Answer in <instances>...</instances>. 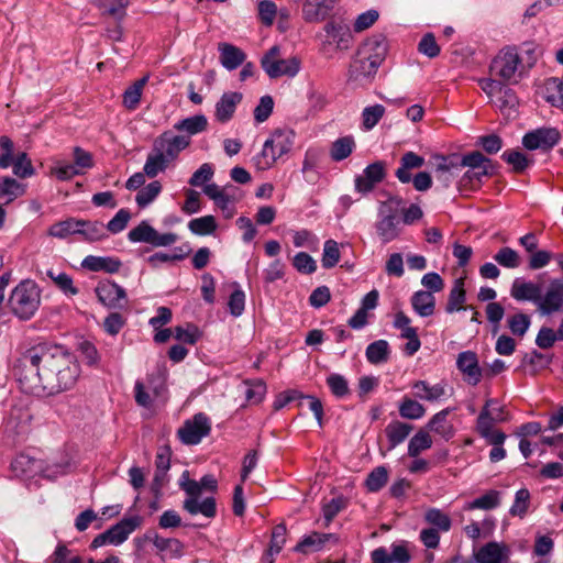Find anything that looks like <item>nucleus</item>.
<instances>
[{"instance_id":"nucleus-1","label":"nucleus","mask_w":563,"mask_h":563,"mask_svg":"<svg viewBox=\"0 0 563 563\" xmlns=\"http://www.w3.org/2000/svg\"><path fill=\"white\" fill-rule=\"evenodd\" d=\"M79 372V365L70 353L60 346L47 344L27 349L13 366L21 389L37 396L71 388Z\"/></svg>"},{"instance_id":"nucleus-2","label":"nucleus","mask_w":563,"mask_h":563,"mask_svg":"<svg viewBox=\"0 0 563 563\" xmlns=\"http://www.w3.org/2000/svg\"><path fill=\"white\" fill-rule=\"evenodd\" d=\"M190 143L191 140L188 136H180L170 130L159 134L154 140L152 151L144 164L143 169L146 176L153 178L164 172Z\"/></svg>"},{"instance_id":"nucleus-3","label":"nucleus","mask_w":563,"mask_h":563,"mask_svg":"<svg viewBox=\"0 0 563 563\" xmlns=\"http://www.w3.org/2000/svg\"><path fill=\"white\" fill-rule=\"evenodd\" d=\"M525 52L528 55L526 62L520 56L516 46H507L500 49L492 62V73L504 81L510 84L518 82L537 62L534 49L527 48Z\"/></svg>"},{"instance_id":"nucleus-4","label":"nucleus","mask_w":563,"mask_h":563,"mask_svg":"<svg viewBox=\"0 0 563 563\" xmlns=\"http://www.w3.org/2000/svg\"><path fill=\"white\" fill-rule=\"evenodd\" d=\"M41 305V289L35 282L24 279L11 291L8 300L10 311L20 320H30Z\"/></svg>"},{"instance_id":"nucleus-5","label":"nucleus","mask_w":563,"mask_h":563,"mask_svg":"<svg viewBox=\"0 0 563 563\" xmlns=\"http://www.w3.org/2000/svg\"><path fill=\"white\" fill-rule=\"evenodd\" d=\"M295 133L289 129H276L265 141L261 153L255 157V165L261 170L271 168L278 158L290 152Z\"/></svg>"},{"instance_id":"nucleus-6","label":"nucleus","mask_w":563,"mask_h":563,"mask_svg":"<svg viewBox=\"0 0 563 563\" xmlns=\"http://www.w3.org/2000/svg\"><path fill=\"white\" fill-rule=\"evenodd\" d=\"M401 203L402 199L400 197L393 196L380 202L378 207V221L375 229L383 243H389L400 235L401 228L397 209Z\"/></svg>"},{"instance_id":"nucleus-7","label":"nucleus","mask_w":563,"mask_h":563,"mask_svg":"<svg viewBox=\"0 0 563 563\" xmlns=\"http://www.w3.org/2000/svg\"><path fill=\"white\" fill-rule=\"evenodd\" d=\"M479 85L482 90L490 99V102L497 107L504 115L511 117L516 114L519 100L514 89L496 79H481Z\"/></svg>"},{"instance_id":"nucleus-8","label":"nucleus","mask_w":563,"mask_h":563,"mask_svg":"<svg viewBox=\"0 0 563 563\" xmlns=\"http://www.w3.org/2000/svg\"><path fill=\"white\" fill-rule=\"evenodd\" d=\"M135 402L151 409L158 401L165 404L167 400V386L164 376L150 375L146 382L136 380L134 385Z\"/></svg>"},{"instance_id":"nucleus-9","label":"nucleus","mask_w":563,"mask_h":563,"mask_svg":"<svg viewBox=\"0 0 563 563\" xmlns=\"http://www.w3.org/2000/svg\"><path fill=\"white\" fill-rule=\"evenodd\" d=\"M142 525L139 516L122 519L104 532L98 534L91 542V548L97 549L106 544L119 545L123 543L129 536Z\"/></svg>"},{"instance_id":"nucleus-10","label":"nucleus","mask_w":563,"mask_h":563,"mask_svg":"<svg viewBox=\"0 0 563 563\" xmlns=\"http://www.w3.org/2000/svg\"><path fill=\"white\" fill-rule=\"evenodd\" d=\"M261 65L271 78L282 76L294 77L300 69V62L298 58H279V47L276 45L271 47V49L262 57Z\"/></svg>"},{"instance_id":"nucleus-11","label":"nucleus","mask_w":563,"mask_h":563,"mask_svg":"<svg viewBox=\"0 0 563 563\" xmlns=\"http://www.w3.org/2000/svg\"><path fill=\"white\" fill-rule=\"evenodd\" d=\"M211 431L210 419L202 412L196 413L191 419L184 422L177 434L180 441L187 445H196L209 435Z\"/></svg>"},{"instance_id":"nucleus-12","label":"nucleus","mask_w":563,"mask_h":563,"mask_svg":"<svg viewBox=\"0 0 563 563\" xmlns=\"http://www.w3.org/2000/svg\"><path fill=\"white\" fill-rule=\"evenodd\" d=\"M324 41L322 42L321 51L328 53L332 45L339 51H346L352 43V33L350 26L342 21H329L324 25Z\"/></svg>"},{"instance_id":"nucleus-13","label":"nucleus","mask_w":563,"mask_h":563,"mask_svg":"<svg viewBox=\"0 0 563 563\" xmlns=\"http://www.w3.org/2000/svg\"><path fill=\"white\" fill-rule=\"evenodd\" d=\"M561 140V134L555 128H541L528 132L523 139L522 144L527 150H551Z\"/></svg>"},{"instance_id":"nucleus-14","label":"nucleus","mask_w":563,"mask_h":563,"mask_svg":"<svg viewBox=\"0 0 563 563\" xmlns=\"http://www.w3.org/2000/svg\"><path fill=\"white\" fill-rule=\"evenodd\" d=\"M456 367L462 373L463 379L472 386H476L483 378V369L479 366L477 354L473 351H464L457 355Z\"/></svg>"},{"instance_id":"nucleus-15","label":"nucleus","mask_w":563,"mask_h":563,"mask_svg":"<svg viewBox=\"0 0 563 563\" xmlns=\"http://www.w3.org/2000/svg\"><path fill=\"white\" fill-rule=\"evenodd\" d=\"M386 176L385 163L384 162H375L369 164L364 170L362 175L356 176L355 178V190L360 194H368L371 192L377 184L382 183Z\"/></svg>"},{"instance_id":"nucleus-16","label":"nucleus","mask_w":563,"mask_h":563,"mask_svg":"<svg viewBox=\"0 0 563 563\" xmlns=\"http://www.w3.org/2000/svg\"><path fill=\"white\" fill-rule=\"evenodd\" d=\"M563 308V282L553 279L544 296H540L538 310L545 316L560 311Z\"/></svg>"},{"instance_id":"nucleus-17","label":"nucleus","mask_w":563,"mask_h":563,"mask_svg":"<svg viewBox=\"0 0 563 563\" xmlns=\"http://www.w3.org/2000/svg\"><path fill=\"white\" fill-rule=\"evenodd\" d=\"M378 67L379 66L369 59H364V57H362L361 53L357 51L356 56L352 60L349 68L347 81L353 82L356 86H363L374 77Z\"/></svg>"},{"instance_id":"nucleus-18","label":"nucleus","mask_w":563,"mask_h":563,"mask_svg":"<svg viewBox=\"0 0 563 563\" xmlns=\"http://www.w3.org/2000/svg\"><path fill=\"white\" fill-rule=\"evenodd\" d=\"M357 51L364 59L367 58L377 66H380L388 52L386 36L382 33L374 34L368 37Z\"/></svg>"},{"instance_id":"nucleus-19","label":"nucleus","mask_w":563,"mask_h":563,"mask_svg":"<svg viewBox=\"0 0 563 563\" xmlns=\"http://www.w3.org/2000/svg\"><path fill=\"white\" fill-rule=\"evenodd\" d=\"M232 190V186L221 188L217 184H208L203 187V192L213 200L221 210L227 211V218H231L233 216V211L230 209V206L238 200V198L231 192Z\"/></svg>"},{"instance_id":"nucleus-20","label":"nucleus","mask_w":563,"mask_h":563,"mask_svg":"<svg viewBox=\"0 0 563 563\" xmlns=\"http://www.w3.org/2000/svg\"><path fill=\"white\" fill-rule=\"evenodd\" d=\"M96 294L99 301L109 308L121 307L126 297L125 290L114 282L100 283L96 287Z\"/></svg>"},{"instance_id":"nucleus-21","label":"nucleus","mask_w":563,"mask_h":563,"mask_svg":"<svg viewBox=\"0 0 563 563\" xmlns=\"http://www.w3.org/2000/svg\"><path fill=\"white\" fill-rule=\"evenodd\" d=\"M242 99L243 95L241 92H224L216 103V120L220 123L230 121L233 118L235 109Z\"/></svg>"},{"instance_id":"nucleus-22","label":"nucleus","mask_w":563,"mask_h":563,"mask_svg":"<svg viewBox=\"0 0 563 563\" xmlns=\"http://www.w3.org/2000/svg\"><path fill=\"white\" fill-rule=\"evenodd\" d=\"M508 547L498 542H488L483 545L476 553L477 563H505L508 559Z\"/></svg>"},{"instance_id":"nucleus-23","label":"nucleus","mask_w":563,"mask_h":563,"mask_svg":"<svg viewBox=\"0 0 563 563\" xmlns=\"http://www.w3.org/2000/svg\"><path fill=\"white\" fill-rule=\"evenodd\" d=\"M435 177L443 188H448L459 175L457 163L454 156H439L437 157Z\"/></svg>"},{"instance_id":"nucleus-24","label":"nucleus","mask_w":563,"mask_h":563,"mask_svg":"<svg viewBox=\"0 0 563 563\" xmlns=\"http://www.w3.org/2000/svg\"><path fill=\"white\" fill-rule=\"evenodd\" d=\"M81 266L90 272H106L114 274L119 272L122 263L119 258L112 256L88 255L84 258Z\"/></svg>"},{"instance_id":"nucleus-25","label":"nucleus","mask_w":563,"mask_h":563,"mask_svg":"<svg viewBox=\"0 0 563 563\" xmlns=\"http://www.w3.org/2000/svg\"><path fill=\"white\" fill-rule=\"evenodd\" d=\"M510 294L518 301H532L538 305L541 287L532 282H523L517 278L512 283Z\"/></svg>"},{"instance_id":"nucleus-26","label":"nucleus","mask_w":563,"mask_h":563,"mask_svg":"<svg viewBox=\"0 0 563 563\" xmlns=\"http://www.w3.org/2000/svg\"><path fill=\"white\" fill-rule=\"evenodd\" d=\"M143 540L153 542L158 553L168 552L172 558H179L183 553V545L179 540L173 538H163L155 531H147L144 534Z\"/></svg>"},{"instance_id":"nucleus-27","label":"nucleus","mask_w":563,"mask_h":563,"mask_svg":"<svg viewBox=\"0 0 563 563\" xmlns=\"http://www.w3.org/2000/svg\"><path fill=\"white\" fill-rule=\"evenodd\" d=\"M487 409L482 410L476 423L477 432L493 446L503 445L506 434L499 430H493Z\"/></svg>"},{"instance_id":"nucleus-28","label":"nucleus","mask_w":563,"mask_h":563,"mask_svg":"<svg viewBox=\"0 0 563 563\" xmlns=\"http://www.w3.org/2000/svg\"><path fill=\"white\" fill-rule=\"evenodd\" d=\"M218 49L220 52V62L228 70L236 69L243 65L246 58L245 53L241 48L229 43H220Z\"/></svg>"},{"instance_id":"nucleus-29","label":"nucleus","mask_w":563,"mask_h":563,"mask_svg":"<svg viewBox=\"0 0 563 563\" xmlns=\"http://www.w3.org/2000/svg\"><path fill=\"white\" fill-rule=\"evenodd\" d=\"M155 475L152 488L157 494L166 482V474L170 466V450L167 446L161 448L155 460Z\"/></svg>"},{"instance_id":"nucleus-30","label":"nucleus","mask_w":563,"mask_h":563,"mask_svg":"<svg viewBox=\"0 0 563 563\" xmlns=\"http://www.w3.org/2000/svg\"><path fill=\"white\" fill-rule=\"evenodd\" d=\"M208 128V120L203 114H196L183 120H179L174 124V130L179 133L180 136H188L189 139L192 135L202 133Z\"/></svg>"},{"instance_id":"nucleus-31","label":"nucleus","mask_w":563,"mask_h":563,"mask_svg":"<svg viewBox=\"0 0 563 563\" xmlns=\"http://www.w3.org/2000/svg\"><path fill=\"white\" fill-rule=\"evenodd\" d=\"M424 164V158L415 152H407L401 156L400 166L396 170V177L402 184L411 181V169L420 168Z\"/></svg>"},{"instance_id":"nucleus-32","label":"nucleus","mask_w":563,"mask_h":563,"mask_svg":"<svg viewBox=\"0 0 563 563\" xmlns=\"http://www.w3.org/2000/svg\"><path fill=\"white\" fill-rule=\"evenodd\" d=\"M411 306L420 317H430L435 310V298L431 291L419 290L411 297Z\"/></svg>"},{"instance_id":"nucleus-33","label":"nucleus","mask_w":563,"mask_h":563,"mask_svg":"<svg viewBox=\"0 0 563 563\" xmlns=\"http://www.w3.org/2000/svg\"><path fill=\"white\" fill-rule=\"evenodd\" d=\"M500 492L490 489L484 495L475 498L472 501L466 503L463 506L464 511H472L475 509L492 510L500 505Z\"/></svg>"},{"instance_id":"nucleus-34","label":"nucleus","mask_w":563,"mask_h":563,"mask_svg":"<svg viewBox=\"0 0 563 563\" xmlns=\"http://www.w3.org/2000/svg\"><path fill=\"white\" fill-rule=\"evenodd\" d=\"M331 533L312 532L302 538V540L295 547V551L300 553L316 552L323 548L325 542L333 539Z\"/></svg>"},{"instance_id":"nucleus-35","label":"nucleus","mask_w":563,"mask_h":563,"mask_svg":"<svg viewBox=\"0 0 563 563\" xmlns=\"http://www.w3.org/2000/svg\"><path fill=\"white\" fill-rule=\"evenodd\" d=\"M413 427L401 421H391L385 429L386 437L389 442V450L402 443L410 434Z\"/></svg>"},{"instance_id":"nucleus-36","label":"nucleus","mask_w":563,"mask_h":563,"mask_svg":"<svg viewBox=\"0 0 563 563\" xmlns=\"http://www.w3.org/2000/svg\"><path fill=\"white\" fill-rule=\"evenodd\" d=\"M449 409L441 410L435 413L428 423V428L441 435L444 440H450L454 435V428L452 423L448 421Z\"/></svg>"},{"instance_id":"nucleus-37","label":"nucleus","mask_w":563,"mask_h":563,"mask_svg":"<svg viewBox=\"0 0 563 563\" xmlns=\"http://www.w3.org/2000/svg\"><path fill=\"white\" fill-rule=\"evenodd\" d=\"M365 355L373 365L386 363L390 355L389 343L386 340H377L366 347Z\"/></svg>"},{"instance_id":"nucleus-38","label":"nucleus","mask_w":563,"mask_h":563,"mask_svg":"<svg viewBox=\"0 0 563 563\" xmlns=\"http://www.w3.org/2000/svg\"><path fill=\"white\" fill-rule=\"evenodd\" d=\"M80 229L78 234L82 241L97 242L107 238L106 229L102 222L79 220Z\"/></svg>"},{"instance_id":"nucleus-39","label":"nucleus","mask_w":563,"mask_h":563,"mask_svg":"<svg viewBox=\"0 0 563 563\" xmlns=\"http://www.w3.org/2000/svg\"><path fill=\"white\" fill-rule=\"evenodd\" d=\"M335 0H312L306 4V15L309 21H321L334 8Z\"/></svg>"},{"instance_id":"nucleus-40","label":"nucleus","mask_w":563,"mask_h":563,"mask_svg":"<svg viewBox=\"0 0 563 563\" xmlns=\"http://www.w3.org/2000/svg\"><path fill=\"white\" fill-rule=\"evenodd\" d=\"M184 509L190 515L202 514L207 518H213L217 512L216 500L212 497L206 498L202 503H198L195 498H187L184 501Z\"/></svg>"},{"instance_id":"nucleus-41","label":"nucleus","mask_w":563,"mask_h":563,"mask_svg":"<svg viewBox=\"0 0 563 563\" xmlns=\"http://www.w3.org/2000/svg\"><path fill=\"white\" fill-rule=\"evenodd\" d=\"M493 174V166H486L482 169H470L460 179V190L477 189L482 184V178Z\"/></svg>"},{"instance_id":"nucleus-42","label":"nucleus","mask_w":563,"mask_h":563,"mask_svg":"<svg viewBox=\"0 0 563 563\" xmlns=\"http://www.w3.org/2000/svg\"><path fill=\"white\" fill-rule=\"evenodd\" d=\"M415 396L422 400L434 401L440 399L445 394V389L442 385L437 384L429 386L424 380H418L413 384Z\"/></svg>"},{"instance_id":"nucleus-43","label":"nucleus","mask_w":563,"mask_h":563,"mask_svg":"<svg viewBox=\"0 0 563 563\" xmlns=\"http://www.w3.org/2000/svg\"><path fill=\"white\" fill-rule=\"evenodd\" d=\"M148 80V76H144L141 79L136 80L133 85H131L123 93V106L128 110H134L137 108L143 88Z\"/></svg>"},{"instance_id":"nucleus-44","label":"nucleus","mask_w":563,"mask_h":563,"mask_svg":"<svg viewBox=\"0 0 563 563\" xmlns=\"http://www.w3.org/2000/svg\"><path fill=\"white\" fill-rule=\"evenodd\" d=\"M457 167L461 170L463 167H470L471 169H482L486 166H493L489 158L485 157L481 152L475 151L463 157L453 155Z\"/></svg>"},{"instance_id":"nucleus-45","label":"nucleus","mask_w":563,"mask_h":563,"mask_svg":"<svg viewBox=\"0 0 563 563\" xmlns=\"http://www.w3.org/2000/svg\"><path fill=\"white\" fill-rule=\"evenodd\" d=\"M80 222L77 219L69 218L51 225L48 234L54 238L65 239L69 235L78 234Z\"/></svg>"},{"instance_id":"nucleus-46","label":"nucleus","mask_w":563,"mask_h":563,"mask_svg":"<svg viewBox=\"0 0 563 563\" xmlns=\"http://www.w3.org/2000/svg\"><path fill=\"white\" fill-rule=\"evenodd\" d=\"M464 302H465L464 283H463V279L460 278V279L455 280L454 286L449 294L445 311L448 313H452L454 311H460L464 308L463 307Z\"/></svg>"},{"instance_id":"nucleus-47","label":"nucleus","mask_w":563,"mask_h":563,"mask_svg":"<svg viewBox=\"0 0 563 563\" xmlns=\"http://www.w3.org/2000/svg\"><path fill=\"white\" fill-rule=\"evenodd\" d=\"M354 147L355 142L352 136L340 137L332 144L331 158L334 162H341L352 154Z\"/></svg>"},{"instance_id":"nucleus-48","label":"nucleus","mask_w":563,"mask_h":563,"mask_svg":"<svg viewBox=\"0 0 563 563\" xmlns=\"http://www.w3.org/2000/svg\"><path fill=\"white\" fill-rule=\"evenodd\" d=\"M432 446V439L427 431H418L408 443V455L418 457L419 454Z\"/></svg>"},{"instance_id":"nucleus-49","label":"nucleus","mask_w":563,"mask_h":563,"mask_svg":"<svg viewBox=\"0 0 563 563\" xmlns=\"http://www.w3.org/2000/svg\"><path fill=\"white\" fill-rule=\"evenodd\" d=\"M424 520L435 527L437 530L449 531L452 522L448 514L438 508H429L424 512Z\"/></svg>"},{"instance_id":"nucleus-50","label":"nucleus","mask_w":563,"mask_h":563,"mask_svg":"<svg viewBox=\"0 0 563 563\" xmlns=\"http://www.w3.org/2000/svg\"><path fill=\"white\" fill-rule=\"evenodd\" d=\"M188 228L196 235H208L216 231L217 222L213 216H205L190 220Z\"/></svg>"},{"instance_id":"nucleus-51","label":"nucleus","mask_w":563,"mask_h":563,"mask_svg":"<svg viewBox=\"0 0 563 563\" xmlns=\"http://www.w3.org/2000/svg\"><path fill=\"white\" fill-rule=\"evenodd\" d=\"M547 101L554 107H563V80L549 78L545 82Z\"/></svg>"},{"instance_id":"nucleus-52","label":"nucleus","mask_w":563,"mask_h":563,"mask_svg":"<svg viewBox=\"0 0 563 563\" xmlns=\"http://www.w3.org/2000/svg\"><path fill=\"white\" fill-rule=\"evenodd\" d=\"M388 481V471L385 466L375 467L365 481V486L368 492L376 493L380 490Z\"/></svg>"},{"instance_id":"nucleus-53","label":"nucleus","mask_w":563,"mask_h":563,"mask_svg":"<svg viewBox=\"0 0 563 563\" xmlns=\"http://www.w3.org/2000/svg\"><path fill=\"white\" fill-rule=\"evenodd\" d=\"M162 191V185L158 180H154L143 187L136 195L135 201L140 208L147 207Z\"/></svg>"},{"instance_id":"nucleus-54","label":"nucleus","mask_w":563,"mask_h":563,"mask_svg":"<svg viewBox=\"0 0 563 563\" xmlns=\"http://www.w3.org/2000/svg\"><path fill=\"white\" fill-rule=\"evenodd\" d=\"M424 413V407L411 398L405 397L399 405V415L402 418L416 420L422 418Z\"/></svg>"},{"instance_id":"nucleus-55","label":"nucleus","mask_w":563,"mask_h":563,"mask_svg":"<svg viewBox=\"0 0 563 563\" xmlns=\"http://www.w3.org/2000/svg\"><path fill=\"white\" fill-rule=\"evenodd\" d=\"M13 167V174L20 178H27L35 174V169L32 165V162L26 153H19L15 157H13V163L11 164Z\"/></svg>"},{"instance_id":"nucleus-56","label":"nucleus","mask_w":563,"mask_h":563,"mask_svg":"<svg viewBox=\"0 0 563 563\" xmlns=\"http://www.w3.org/2000/svg\"><path fill=\"white\" fill-rule=\"evenodd\" d=\"M385 107L382 104H374L364 108L362 112V126L364 130H372L384 117Z\"/></svg>"},{"instance_id":"nucleus-57","label":"nucleus","mask_w":563,"mask_h":563,"mask_svg":"<svg viewBox=\"0 0 563 563\" xmlns=\"http://www.w3.org/2000/svg\"><path fill=\"white\" fill-rule=\"evenodd\" d=\"M530 506V493L527 488L519 489L515 495V500L509 509V514L514 517L523 518Z\"/></svg>"},{"instance_id":"nucleus-58","label":"nucleus","mask_w":563,"mask_h":563,"mask_svg":"<svg viewBox=\"0 0 563 563\" xmlns=\"http://www.w3.org/2000/svg\"><path fill=\"white\" fill-rule=\"evenodd\" d=\"M155 229L152 225H150L146 221H142L139 225H136L129 232L128 239L133 243L143 242L152 244Z\"/></svg>"},{"instance_id":"nucleus-59","label":"nucleus","mask_w":563,"mask_h":563,"mask_svg":"<svg viewBox=\"0 0 563 563\" xmlns=\"http://www.w3.org/2000/svg\"><path fill=\"white\" fill-rule=\"evenodd\" d=\"M494 260L503 267L517 268L520 266L521 260L517 251L511 247H501L495 255Z\"/></svg>"},{"instance_id":"nucleus-60","label":"nucleus","mask_w":563,"mask_h":563,"mask_svg":"<svg viewBox=\"0 0 563 563\" xmlns=\"http://www.w3.org/2000/svg\"><path fill=\"white\" fill-rule=\"evenodd\" d=\"M201 333L197 325L187 324L186 327H175L174 338L183 343L194 345L200 339Z\"/></svg>"},{"instance_id":"nucleus-61","label":"nucleus","mask_w":563,"mask_h":563,"mask_svg":"<svg viewBox=\"0 0 563 563\" xmlns=\"http://www.w3.org/2000/svg\"><path fill=\"white\" fill-rule=\"evenodd\" d=\"M82 174L74 164L57 161L55 166L51 168V175L60 181L70 180L73 177Z\"/></svg>"},{"instance_id":"nucleus-62","label":"nucleus","mask_w":563,"mask_h":563,"mask_svg":"<svg viewBox=\"0 0 563 563\" xmlns=\"http://www.w3.org/2000/svg\"><path fill=\"white\" fill-rule=\"evenodd\" d=\"M340 261L339 244L334 240H327L323 246L322 266L324 268L334 267Z\"/></svg>"},{"instance_id":"nucleus-63","label":"nucleus","mask_w":563,"mask_h":563,"mask_svg":"<svg viewBox=\"0 0 563 563\" xmlns=\"http://www.w3.org/2000/svg\"><path fill=\"white\" fill-rule=\"evenodd\" d=\"M0 188L2 197L8 196L10 200L25 194V185L11 177H3L0 180Z\"/></svg>"},{"instance_id":"nucleus-64","label":"nucleus","mask_w":563,"mask_h":563,"mask_svg":"<svg viewBox=\"0 0 563 563\" xmlns=\"http://www.w3.org/2000/svg\"><path fill=\"white\" fill-rule=\"evenodd\" d=\"M327 384L331 393L338 398H343L350 395L349 383L345 377L340 374L329 375L327 377Z\"/></svg>"}]
</instances>
